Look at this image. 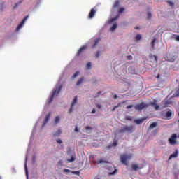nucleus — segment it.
Listing matches in <instances>:
<instances>
[{
  "instance_id": "f257e3e1",
  "label": "nucleus",
  "mask_w": 179,
  "mask_h": 179,
  "mask_svg": "<svg viewBox=\"0 0 179 179\" xmlns=\"http://www.w3.org/2000/svg\"><path fill=\"white\" fill-rule=\"evenodd\" d=\"M135 131V127L132 125H124L117 130V134H133Z\"/></svg>"
},
{
  "instance_id": "f03ea898",
  "label": "nucleus",
  "mask_w": 179,
  "mask_h": 179,
  "mask_svg": "<svg viewBox=\"0 0 179 179\" xmlns=\"http://www.w3.org/2000/svg\"><path fill=\"white\" fill-rule=\"evenodd\" d=\"M130 159H132V154H123L120 156V162L122 164H124V166H127L128 162L127 161L130 160Z\"/></svg>"
},
{
  "instance_id": "7ed1b4c3",
  "label": "nucleus",
  "mask_w": 179,
  "mask_h": 179,
  "mask_svg": "<svg viewBox=\"0 0 179 179\" xmlns=\"http://www.w3.org/2000/svg\"><path fill=\"white\" fill-rule=\"evenodd\" d=\"M62 89V85H60L56 87V90L53 91L52 96L49 100V104L50 103L52 102V100H54V97H55V96H58V94H59V92H61Z\"/></svg>"
},
{
  "instance_id": "20e7f679",
  "label": "nucleus",
  "mask_w": 179,
  "mask_h": 179,
  "mask_svg": "<svg viewBox=\"0 0 179 179\" xmlns=\"http://www.w3.org/2000/svg\"><path fill=\"white\" fill-rule=\"evenodd\" d=\"M147 107H148V105L145 103V102H141L134 106V108L137 111H142L143 108H147Z\"/></svg>"
},
{
  "instance_id": "39448f33",
  "label": "nucleus",
  "mask_w": 179,
  "mask_h": 179,
  "mask_svg": "<svg viewBox=\"0 0 179 179\" xmlns=\"http://www.w3.org/2000/svg\"><path fill=\"white\" fill-rule=\"evenodd\" d=\"M169 143L172 146H174V145H177V134H172L171 136L169 138Z\"/></svg>"
},
{
  "instance_id": "423d86ee",
  "label": "nucleus",
  "mask_w": 179,
  "mask_h": 179,
  "mask_svg": "<svg viewBox=\"0 0 179 179\" xmlns=\"http://www.w3.org/2000/svg\"><path fill=\"white\" fill-rule=\"evenodd\" d=\"M76 103H78V96H75L73 102L71 103V108L69 110V114H71L72 111H73V107H75V104H76Z\"/></svg>"
},
{
  "instance_id": "0eeeda50",
  "label": "nucleus",
  "mask_w": 179,
  "mask_h": 179,
  "mask_svg": "<svg viewBox=\"0 0 179 179\" xmlns=\"http://www.w3.org/2000/svg\"><path fill=\"white\" fill-rule=\"evenodd\" d=\"M27 19H29V15L26 16L22 21L20 22V24L17 27V31H19V30H20V29H22V27H23V25L24 24V23L26 22V20H27Z\"/></svg>"
},
{
  "instance_id": "6e6552de",
  "label": "nucleus",
  "mask_w": 179,
  "mask_h": 179,
  "mask_svg": "<svg viewBox=\"0 0 179 179\" xmlns=\"http://www.w3.org/2000/svg\"><path fill=\"white\" fill-rule=\"evenodd\" d=\"M96 12L97 10H96V8H92L88 15L89 19H93Z\"/></svg>"
},
{
  "instance_id": "1a4fd4ad",
  "label": "nucleus",
  "mask_w": 179,
  "mask_h": 179,
  "mask_svg": "<svg viewBox=\"0 0 179 179\" xmlns=\"http://www.w3.org/2000/svg\"><path fill=\"white\" fill-rule=\"evenodd\" d=\"M177 156H178V150H176L172 155H170L169 160H171V159L177 157Z\"/></svg>"
},
{
  "instance_id": "9d476101",
  "label": "nucleus",
  "mask_w": 179,
  "mask_h": 179,
  "mask_svg": "<svg viewBox=\"0 0 179 179\" xmlns=\"http://www.w3.org/2000/svg\"><path fill=\"white\" fill-rule=\"evenodd\" d=\"M87 48V46L81 47L77 52V56L79 57V55H80V54H82V52H83V50H86Z\"/></svg>"
},
{
  "instance_id": "9b49d317",
  "label": "nucleus",
  "mask_w": 179,
  "mask_h": 179,
  "mask_svg": "<svg viewBox=\"0 0 179 179\" xmlns=\"http://www.w3.org/2000/svg\"><path fill=\"white\" fill-rule=\"evenodd\" d=\"M150 106H152V107H154L155 108L156 110H159V108H160V106H159V105H157V103H156V101H155L154 102H151Z\"/></svg>"
},
{
  "instance_id": "f8f14e48",
  "label": "nucleus",
  "mask_w": 179,
  "mask_h": 179,
  "mask_svg": "<svg viewBox=\"0 0 179 179\" xmlns=\"http://www.w3.org/2000/svg\"><path fill=\"white\" fill-rule=\"evenodd\" d=\"M144 121H145V119H143V118L134 120V122L137 125L142 124V122H143Z\"/></svg>"
},
{
  "instance_id": "ddd939ff",
  "label": "nucleus",
  "mask_w": 179,
  "mask_h": 179,
  "mask_svg": "<svg viewBox=\"0 0 179 179\" xmlns=\"http://www.w3.org/2000/svg\"><path fill=\"white\" fill-rule=\"evenodd\" d=\"M48 121H50V114H48L45 116V120H44V122H43V127H44V125H45V124H47L48 122Z\"/></svg>"
},
{
  "instance_id": "4468645a",
  "label": "nucleus",
  "mask_w": 179,
  "mask_h": 179,
  "mask_svg": "<svg viewBox=\"0 0 179 179\" xmlns=\"http://www.w3.org/2000/svg\"><path fill=\"white\" fill-rule=\"evenodd\" d=\"M119 7H120V1L118 0H116L114 2L113 8H114V9H115V8H119Z\"/></svg>"
},
{
  "instance_id": "2eb2a0df",
  "label": "nucleus",
  "mask_w": 179,
  "mask_h": 179,
  "mask_svg": "<svg viewBox=\"0 0 179 179\" xmlns=\"http://www.w3.org/2000/svg\"><path fill=\"white\" fill-rule=\"evenodd\" d=\"M162 104H163L164 107H169V105L171 104V102H170L169 101H163Z\"/></svg>"
},
{
  "instance_id": "dca6fc26",
  "label": "nucleus",
  "mask_w": 179,
  "mask_h": 179,
  "mask_svg": "<svg viewBox=\"0 0 179 179\" xmlns=\"http://www.w3.org/2000/svg\"><path fill=\"white\" fill-rule=\"evenodd\" d=\"M156 127H157V122H153L150 125L149 129H153V128H156Z\"/></svg>"
},
{
  "instance_id": "f3484780",
  "label": "nucleus",
  "mask_w": 179,
  "mask_h": 179,
  "mask_svg": "<svg viewBox=\"0 0 179 179\" xmlns=\"http://www.w3.org/2000/svg\"><path fill=\"white\" fill-rule=\"evenodd\" d=\"M83 80H85V78H80L78 81H77V86H79L80 85H82V83L83 82Z\"/></svg>"
},
{
  "instance_id": "a211bd4d",
  "label": "nucleus",
  "mask_w": 179,
  "mask_h": 179,
  "mask_svg": "<svg viewBox=\"0 0 179 179\" xmlns=\"http://www.w3.org/2000/svg\"><path fill=\"white\" fill-rule=\"evenodd\" d=\"M99 42H100V38H96L94 41V43L92 45V48H94V47H96V45H97V44H99Z\"/></svg>"
},
{
  "instance_id": "6ab92c4d",
  "label": "nucleus",
  "mask_w": 179,
  "mask_h": 179,
  "mask_svg": "<svg viewBox=\"0 0 179 179\" xmlns=\"http://www.w3.org/2000/svg\"><path fill=\"white\" fill-rule=\"evenodd\" d=\"M118 107H121V103H118L117 106H114L113 108V109L111 110L112 112L115 111V110H117V108H118Z\"/></svg>"
},
{
  "instance_id": "aec40b11",
  "label": "nucleus",
  "mask_w": 179,
  "mask_h": 179,
  "mask_svg": "<svg viewBox=\"0 0 179 179\" xmlns=\"http://www.w3.org/2000/svg\"><path fill=\"white\" fill-rule=\"evenodd\" d=\"M97 164H100L101 163H107V161L104 160L103 159H101L96 162Z\"/></svg>"
},
{
  "instance_id": "412c9836",
  "label": "nucleus",
  "mask_w": 179,
  "mask_h": 179,
  "mask_svg": "<svg viewBox=\"0 0 179 179\" xmlns=\"http://www.w3.org/2000/svg\"><path fill=\"white\" fill-rule=\"evenodd\" d=\"M117 171H118V169H117L116 168H115L114 171H113V172H110V173H109V175H110V176H114L115 174H117Z\"/></svg>"
},
{
  "instance_id": "4be33fe9",
  "label": "nucleus",
  "mask_w": 179,
  "mask_h": 179,
  "mask_svg": "<svg viewBox=\"0 0 179 179\" xmlns=\"http://www.w3.org/2000/svg\"><path fill=\"white\" fill-rule=\"evenodd\" d=\"M171 111H167L166 113V118H171Z\"/></svg>"
},
{
  "instance_id": "5701e85b",
  "label": "nucleus",
  "mask_w": 179,
  "mask_h": 179,
  "mask_svg": "<svg viewBox=\"0 0 179 179\" xmlns=\"http://www.w3.org/2000/svg\"><path fill=\"white\" fill-rule=\"evenodd\" d=\"M67 162H69V163H72V162H75V157L71 156V159H67Z\"/></svg>"
},
{
  "instance_id": "b1692460",
  "label": "nucleus",
  "mask_w": 179,
  "mask_h": 179,
  "mask_svg": "<svg viewBox=\"0 0 179 179\" xmlns=\"http://www.w3.org/2000/svg\"><path fill=\"white\" fill-rule=\"evenodd\" d=\"M60 120H61V117H59V116H57V117H55V122L56 124H58V122H59Z\"/></svg>"
},
{
  "instance_id": "393cba45",
  "label": "nucleus",
  "mask_w": 179,
  "mask_h": 179,
  "mask_svg": "<svg viewBox=\"0 0 179 179\" xmlns=\"http://www.w3.org/2000/svg\"><path fill=\"white\" fill-rule=\"evenodd\" d=\"M23 2V1H20L18 3H15V5L13 7V9H16V8H17V6H19V5H20V3H22Z\"/></svg>"
},
{
  "instance_id": "a878e982",
  "label": "nucleus",
  "mask_w": 179,
  "mask_h": 179,
  "mask_svg": "<svg viewBox=\"0 0 179 179\" xmlns=\"http://www.w3.org/2000/svg\"><path fill=\"white\" fill-rule=\"evenodd\" d=\"M125 120H127V121H132V120H134V117H132L131 116H126Z\"/></svg>"
},
{
  "instance_id": "bb28decb",
  "label": "nucleus",
  "mask_w": 179,
  "mask_h": 179,
  "mask_svg": "<svg viewBox=\"0 0 179 179\" xmlns=\"http://www.w3.org/2000/svg\"><path fill=\"white\" fill-rule=\"evenodd\" d=\"M136 40L139 41V40H142V36L141 34H137L136 36Z\"/></svg>"
},
{
  "instance_id": "cd10ccee",
  "label": "nucleus",
  "mask_w": 179,
  "mask_h": 179,
  "mask_svg": "<svg viewBox=\"0 0 179 179\" xmlns=\"http://www.w3.org/2000/svg\"><path fill=\"white\" fill-rule=\"evenodd\" d=\"M132 169H133V170L136 171V170H138V169H139V166H138L137 164H133Z\"/></svg>"
},
{
  "instance_id": "c85d7f7f",
  "label": "nucleus",
  "mask_w": 179,
  "mask_h": 179,
  "mask_svg": "<svg viewBox=\"0 0 179 179\" xmlns=\"http://www.w3.org/2000/svg\"><path fill=\"white\" fill-rule=\"evenodd\" d=\"M117 24H113V25L112 26V27L110 28V30L113 31L114 30H115V29H117Z\"/></svg>"
},
{
  "instance_id": "c756f323",
  "label": "nucleus",
  "mask_w": 179,
  "mask_h": 179,
  "mask_svg": "<svg viewBox=\"0 0 179 179\" xmlns=\"http://www.w3.org/2000/svg\"><path fill=\"white\" fill-rule=\"evenodd\" d=\"M156 79H163V76L159 73L156 76Z\"/></svg>"
},
{
  "instance_id": "7c9ffc66",
  "label": "nucleus",
  "mask_w": 179,
  "mask_h": 179,
  "mask_svg": "<svg viewBox=\"0 0 179 179\" xmlns=\"http://www.w3.org/2000/svg\"><path fill=\"white\" fill-rule=\"evenodd\" d=\"M156 43V38H155L151 42V45L152 48H155V43Z\"/></svg>"
},
{
  "instance_id": "2f4dec72",
  "label": "nucleus",
  "mask_w": 179,
  "mask_h": 179,
  "mask_svg": "<svg viewBox=\"0 0 179 179\" xmlns=\"http://www.w3.org/2000/svg\"><path fill=\"white\" fill-rule=\"evenodd\" d=\"M92 129H93V128L90 126L85 127V130L87 132V131H92Z\"/></svg>"
},
{
  "instance_id": "473e14b6",
  "label": "nucleus",
  "mask_w": 179,
  "mask_h": 179,
  "mask_svg": "<svg viewBox=\"0 0 179 179\" xmlns=\"http://www.w3.org/2000/svg\"><path fill=\"white\" fill-rule=\"evenodd\" d=\"M90 68H92V63L90 62H89L87 64V69H90Z\"/></svg>"
},
{
  "instance_id": "72a5a7b5",
  "label": "nucleus",
  "mask_w": 179,
  "mask_h": 179,
  "mask_svg": "<svg viewBox=\"0 0 179 179\" xmlns=\"http://www.w3.org/2000/svg\"><path fill=\"white\" fill-rule=\"evenodd\" d=\"M173 97H179V90H178L176 92L173 94Z\"/></svg>"
},
{
  "instance_id": "f704fd0d",
  "label": "nucleus",
  "mask_w": 179,
  "mask_h": 179,
  "mask_svg": "<svg viewBox=\"0 0 179 179\" xmlns=\"http://www.w3.org/2000/svg\"><path fill=\"white\" fill-rule=\"evenodd\" d=\"M25 173H26L27 177H29V172L27 171V164H25Z\"/></svg>"
},
{
  "instance_id": "c9c22d12",
  "label": "nucleus",
  "mask_w": 179,
  "mask_h": 179,
  "mask_svg": "<svg viewBox=\"0 0 179 179\" xmlns=\"http://www.w3.org/2000/svg\"><path fill=\"white\" fill-rule=\"evenodd\" d=\"M79 75V71H76L72 76L73 79H75V78H76V76H78Z\"/></svg>"
},
{
  "instance_id": "e433bc0d",
  "label": "nucleus",
  "mask_w": 179,
  "mask_h": 179,
  "mask_svg": "<svg viewBox=\"0 0 179 179\" xmlns=\"http://www.w3.org/2000/svg\"><path fill=\"white\" fill-rule=\"evenodd\" d=\"M169 61L171 62H174V61H176V56H173L172 58H169Z\"/></svg>"
},
{
  "instance_id": "4c0bfd02",
  "label": "nucleus",
  "mask_w": 179,
  "mask_h": 179,
  "mask_svg": "<svg viewBox=\"0 0 179 179\" xmlns=\"http://www.w3.org/2000/svg\"><path fill=\"white\" fill-rule=\"evenodd\" d=\"M125 10V8H121L118 10V13H122Z\"/></svg>"
},
{
  "instance_id": "58836bf2",
  "label": "nucleus",
  "mask_w": 179,
  "mask_h": 179,
  "mask_svg": "<svg viewBox=\"0 0 179 179\" xmlns=\"http://www.w3.org/2000/svg\"><path fill=\"white\" fill-rule=\"evenodd\" d=\"M147 17H148V19H151L152 18V13L148 12Z\"/></svg>"
},
{
  "instance_id": "ea45409f",
  "label": "nucleus",
  "mask_w": 179,
  "mask_h": 179,
  "mask_svg": "<svg viewBox=\"0 0 179 179\" xmlns=\"http://www.w3.org/2000/svg\"><path fill=\"white\" fill-rule=\"evenodd\" d=\"M117 141H114L112 145L110 146L109 148H113V146H117Z\"/></svg>"
},
{
  "instance_id": "a19ab883",
  "label": "nucleus",
  "mask_w": 179,
  "mask_h": 179,
  "mask_svg": "<svg viewBox=\"0 0 179 179\" xmlns=\"http://www.w3.org/2000/svg\"><path fill=\"white\" fill-rule=\"evenodd\" d=\"M168 3L170 6H174V3H173L172 1H168Z\"/></svg>"
},
{
  "instance_id": "79ce46f5",
  "label": "nucleus",
  "mask_w": 179,
  "mask_h": 179,
  "mask_svg": "<svg viewBox=\"0 0 179 179\" xmlns=\"http://www.w3.org/2000/svg\"><path fill=\"white\" fill-rule=\"evenodd\" d=\"M61 134H62L61 129H59L55 135H57L58 136H59Z\"/></svg>"
},
{
  "instance_id": "37998d69",
  "label": "nucleus",
  "mask_w": 179,
  "mask_h": 179,
  "mask_svg": "<svg viewBox=\"0 0 179 179\" xmlns=\"http://www.w3.org/2000/svg\"><path fill=\"white\" fill-rule=\"evenodd\" d=\"M73 174H76V176H79V174H80V172L79 171H76L73 172Z\"/></svg>"
},
{
  "instance_id": "c03bdc74",
  "label": "nucleus",
  "mask_w": 179,
  "mask_h": 179,
  "mask_svg": "<svg viewBox=\"0 0 179 179\" xmlns=\"http://www.w3.org/2000/svg\"><path fill=\"white\" fill-rule=\"evenodd\" d=\"M64 173H71V170L64 169Z\"/></svg>"
},
{
  "instance_id": "a18cd8bd",
  "label": "nucleus",
  "mask_w": 179,
  "mask_h": 179,
  "mask_svg": "<svg viewBox=\"0 0 179 179\" xmlns=\"http://www.w3.org/2000/svg\"><path fill=\"white\" fill-rule=\"evenodd\" d=\"M132 107H134V105H129L127 106L126 108H127V110H129V108H132Z\"/></svg>"
},
{
  "instance_id": "49530a36",
  "label": "nucleus",
  "mask_w": 179,
  "mask_h": 179,
  "mask_svg": "<svg viewBox=\"0 0 179 179\" xmlns=\"http://www.w3.org/2000/svg\"><path fill=\"white\" fill-rule=\"evenodd\" d=\"M96 58H99V57H100V52H99V51H98V52H96Z\"/></svg>"
},
{
  "instance_id": "de8ad7c7",
  "label": "nucleus",
  "mask_w": 179,
  "mask_h": 179,
  "mask_svg": "<svg viewBox=\"0 0 179 179\" xmlns=\"http://www.w3.org/2000/svg\"><path fill=\"white\" fill-rule=\"evenodd\" d=\"M133 57L131 55L127 56V59L132 60Z\"/></svg>"
},
{
  "instance_id": "09e8293b",
  "label": "nucleus",
  "mask_w": 179,
  "mask_h": 179,
  "mask_svg": "<svg viewBox=\"0 0 179 179\" xmlns=\"http://www.w3.org/2000/svg\"><path fill=\"white\" fill-rule=\"evenodd\" d=\"M57 143H62V139H57Z\"/></svg>"
},
{
  "instance_id": "8fccbe9b",
  "label": "nucleus",
  "mask_w": 179,
  "mask_h": 179,
  "mask_svg": "<svg viewBox=\"0 0 179 179\" xmlns=\"http://www.w3.org/2000/svg\"><path fill=\"white\" fill-rule=\"evenodd\" d=\"M129 86H130L129 83H126V87H127V89H129Z\"/></svg>"
},
{
  "instance_id": "3c124183",
  "label": "nucleus",
  "mask_w": 179,
  "mask_h": 179,
  "mask_svg": "<svg viewBox=\"0 0 179 179\" xmlns=\"http://www.w3.org/2000/svg\"><path fill=\"white\" fill-rule=\"evenodd\" d=\"M101 94V91L98 92L97 95L95 97H99Z\"/></svg>"
},
{
  "instance_id": "603ef678",
  "label": "nucleus",
  "mask_w": 179,
  "mask_h": 179,
  "mask_svg": "<svg viewBox=\"0 0 179 179\" xmlns=\"http://www.w3.org/2000/svg\"><path fill=\"white\" fill-rule=\"evenodd\" d=\"M92 114H96V109L94 108L92 109Z\"/></svg>"
},
{
  "instance_id": "864d4df0",
  "label": "nucleus",
  "mask_w": 179,
  "mask_h": 179,
  "mask_svg": "<svg viewBox=\"0 0 179 179\" xmlns=\"http://www.w3.org/2000/svg\"><path fill=\"white\" fill-rule=\"evenodd\" d=\"M75 132H79V129H78V127L76 126L75 128Z\"/></svg>"
},
{
  "instance_id": "5fc2aeb1",
  "label": "nucleus",
  "mask_w": 179,
  "mask_h": 179,
  "mask_svg": "<svg viewBox=\"0 0 179 179\" xmlns=\"http://www.w3.org/2000/svg\"><path fill=\"white\" fill-rule=\"evenodd\" d=\"M153 57H154V58H155V62H157V56L154 55Z\"/></svg>"
},
{
  "instance_id": "6e6d98bb",
  "label": "nucleus",
  "mask_w": 179,
  "mask_h": 179,
  "mask_svg": "<svg viewBox=\"0 0 179 179\" xmlns=\"http://www.w3.org/2000/svg\"><path fill=\"white\" fill-rule=\"evenodd\" d=\"M58 164H59V166H62V160L59 161V162H58Z\"/></svg>"
},
{
  "instance_id": "4d7b16f0",
  "label": "nucleus",
  "mask_w": 179,
  "mask_h": 179,
  "mask_svg": "<svg viewBox=\"0 0 179 179\" xmlns=\"http://www.w3.org/2000/svg\"><path fill=\"white\" fill-rule=\"evenodd\" d=\"M176 40L177 41H179V35H178V36L176 37Z\"/></svg>"
},
{
  "instance_id": "13d9d810",
  "label": "nucleus",
  "mask_w": 179,
  "mask_h": 179,
  "mask_svg": "<svg viewBox=\"0 0 179 179\" xmlns=\"http://www.w3.org/2000/svg\"><path fill=\"white\" fill-rule=\"evenodd\" d=\"M96 107H97V108H101V105L98 104V105H96Z\"/></svg>"
},
{
  "instance_id": "bf43d9fd",
  "label": "nucleus",
  "mask_w": 179,
  "mask_h": 179,
  "mask_svg": "<svg viewBox=\"0 0 179 179\" xmlns=\"http://www.w3.org/2000/svg\"><path fill=\"white\" fill-rule=\"evenodd\" d=\"M117 19H118V17H115V18L112 19V22H114V20H117Z\"/></svg>"
},
{
  "instance_id": "052dcab7",
  "label": "nucleus",
  "mask_w": 179,
  "mask_h": 179,
  "mask_svg": "<svg viewBox=\"0 0 179 179\" xmlns=\"http://www.w3.org/2000/svg\"><path fill=\"white\" fill-rule=\"evenodd\" d=\"M136 29H139V27H136Z\"/></svg>"
},
{
  "instance_id": "680f3d73",
  "label": "nucleus",
  "mask_w": 179,
  "mask_h": 179,
  "mask_svg": "<svg viewBox=\"0 0 179 179\" xmlns=\"http://www.w3.org/2000/svg\"><path fill=\"white\" fill-rule=\"evenodd\" d=\"M0 179H2V177L0 176Z\"/></svg>"
}]
</instances>
